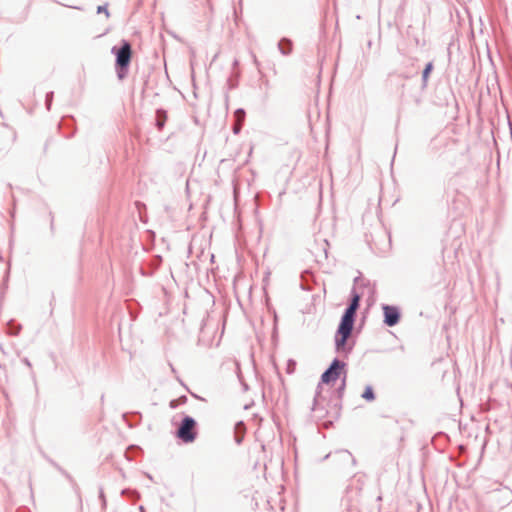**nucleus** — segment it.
Segmentation results:
<instances>
[{"label":"nucleus","mask_w":512,"mask_h":512,"mask_svg":"<svg viewBox=\"0 0 512 512\" xmlns=\"http://www.w3.org/2000/svg\"><path fill=\"white\" fill-rule=\"evenodd\" d=\"M360 299L361 297L359 294H353L352 301L341 319L336 335L337 350L345 349L346 341L350 337L353 329L354 318L359 307Z\"/></svg>","instance_id":"obj_1"},{"label":"nucleus","mask_w":512,"mask_h":512,"mask_svg":"<svg viewBox=\"0 0 512 512\" xmlns=\"http://www.w3.org/2000/svg\"><path fill=\"white\" fill-rule=\"evenodd\" d=\"M176 436L184 443H192L197 437V422L189 416L185 417L176 432Z\"/></svg>","instance_id":"obj_2"},{"label":"nucleus","mask_w":512,"mask_h":512,"mask_svg":"<svg viewBox=\"0 0 512 512\" xmlns=\"http://www.w3.org/2000/svg\"><path fill=\"white\" fill-rule=\"evenodd\" d=\"M344 364L338 360H334L328 370H326L321 377V380L325 384L334 383L340 376V371Z\"/></svg>","instance_id":"obj_3"},{"label":"nucleus","mask_w":512,"mask_h":512,"mask_svg":"<svg viewBox=\"0 0 512 512\" xmlns=\"http://www.w3.org/2000/svg\"><path fill=\"white\" fill-rule=\"evenodd\" d=\"M132 57L131 45L123 42L121 48L116 53V63L121 68H127Z\"/></svg>","instance_id":"obj_4"},{"label":"nucleus","mask_w":512,"mask_h":512,"mask_svg":"<svg viewBox=\"0 0 512 512\" xmlns=\"http://www.w3.org/2000/svg\"><path fill=\"white\" fill-rule=\"evenodd\" d=\"M384 323L390 327L396 325L400 319V313L397 307L385 305L383 307Z\"/></svg>","instance_id":"obj_5"},{"label":"nucleus","mask_w":512,"mask_h":512,"mask_svg":"<svg viewBox=\"0 0 512 512\" xmlns=\"http://www.w3.org/2000/svg\"><path fill=\"white\" fill-rule=\"evenodd\" d=\"M245 111L243 109H238L235 111L234 113V117H235V124H234V127H233V132L235 134L239 133L240 130H241V127H242V124L245 120Z\"/></svg>","instance_id":"obj_6"},{"label":"nucleus","mask_w":512,"mask_h":512,"mask_svg":"<svg viewBox=\"0 0 512 512\" xmlns=\"http://www.w3.org/2000/svg\"><path fill=\"white\" fill-rule=\"evenodd\" d=\"M361 396L366 401H373L375 399V395L372 386H366Z\"/></svg>","instance_id":"obj_7"},{"label":"nucleus","mask_w":512,"mask_h":512,"mask_svg":"<svg viewBox=\"0 0 512 512\" xmlns=\"http://www.w3.org/2000/svg\"><path fill=\"white\" fill-rule=\"evenodd\" d=\"M432 68H433V65L432 63H428L423 71V80L424 82L427 81L428 77H429V74L431 73L432 71Z\"/></svg>","instance_id":"obj_8"},{"label":"nucleus","mask_w":512,"mask_h":512,"mask_svg":"<svg viewBox=\"0 0 512 512\" xmlns=\"http://www.w3.org/2000/svg\"><path fill=\"white\" fill-rule=\"evenodd\" d=\"M104 12L106 14V16H109V13H108V10L106 7H102V6H99L98 7V13H102Z\"/></svg>","instance_id":"obj_9"},{"label":"nucleus","mask_w":512,"mask_h":512,"mask_svg":"<svg viewBox=\"0 0 512 512\" xmlns=\"http://www.w3.org/2000/svg\"><path fill=\"white\" fill-rule=\"evenodd\" d=\"M164 122H165V117L163 119H161V120H158L157 126H158L159 129H161L163 127Z\"/></svg>","instance_id":"obj_10"}]
</instances>
